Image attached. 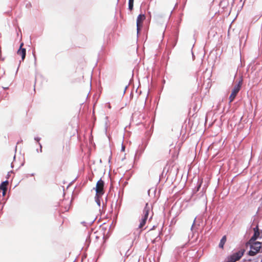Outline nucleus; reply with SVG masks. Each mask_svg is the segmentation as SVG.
<instances>
[{
	"instance_id": "11",
	"label": "nucleus",
	"mask_w": 262,
	"mask_h": 262,
	"mask_svg": "<svg viewBox=\"0 0 262 262\" xmlns=\"http://www.w3.org/2000/svg\"><path fill=\"white\" fill-rule=\"evenodd\" d=\"M226 242V235H224L221 239V241H220V243L219 244V247L222 248V249H223L224 248V244H225Z\"/></svg>"
},
{
	"instance_id": "17",
	"label": "nucleus",
	"mask_w": 262,
	"mask_h": 262,
	"mask_svg": "<svg viewBox=\"0 0 262 262\" xmlns=\"http://www.w3.org/2000/svg\"><path fill=\"white\" fill-rule=\"evenodd\" d=\"M195 222V219H194V220L193 225H194V224Z\"/></svg>"
},
{
	"instance_id": "13",
	"label": "nucleus",
	"mask_w": 262,
	"mask_h": 262,
	"mask_svg": "<svg viewBox=\"0 0 262 262\" xmlns=\"http://www.w3.org/2000/svg\"><path fill=\"white\" fill-rule=\"evenodd\" d=\"M259 235V232L258 231H255L254 234L250 239V242L255 241Z\"/></svg>"
},
{
	"instance_id": "8",
	"label": "nucleus",
	"mask_w": 262,
	"mask_h": 262,
	"mask_svg": "<svg viewBox=\"0 0 262 262\" xmlns=\"http://www.w3.org/2000/svg\"><path fill=\"white\" fill-rule=\"evenodd\" d=\"M8 185V182L6 181L2 182L0 185V193L2 192L3 196L6 194Z\"/></svg>"
},
{
	"instance_id": "16",
	"label": "nucleus",
	"mask_w": 262,
	"mask_h": 262,
	"mask_svg": "<svg viewBox=\"0 0 262 262\" xmlns=\"http://www.w3.org/2000/svg\"><path fill=\"white\" fill-rule=\"evenodd\" d=\"M254 231H258V229L257 227H256V228H254Z\"/></svg>"
},
{
	"instance_id": "15",
	"label": "nucleus",
	"mask_w": 262,
	"mask_h": 262,
	"mask_svg": "<svg viewBox=\"0 0 262 262\" xmlns=\"http://www.w3.org/2000/svg\"><path fill=\"white\" fill-rule=\"evenodd\" d=\"M226 262H235L234 258L231 256L230 257H228V259Z\"/></svg>"
},
{
	"instance_id": "4",
	"label": "nucleus",
	"mask_w": 262,
	"mask_h": 262,
	"mask_svg": "<svg viewBox=\"0 0 262 262\" xmlns=\"http://www.w3.org/2000/svg\"><path fill=\"white\" fill-rule=\"evenodd\" d=\"M261 248V243L256 242L251 246V250L249 251L248 254L250 256L255 255L260 250Z\"/></svg>"
},
{
	"instance_id": "7",
	"label": "nucleus",
	"mask_w": 262,
	"mask_h": 262,
	"mask_svg": "<svg viewBox=\"0 0 262 262\" xmlns=\"http://www.w3.org/2000/svg\"><path fill=\"white\" fill-rule=\"evenodd\" d=\"M23 46H24V43H21L20 45L19 50L17 52V54L21 56V59L23 61L25 58L26 53V49L25 48H23Z\"/></svg>"
},
{
	"instance_id": "12",
	"label": "nucleus",
	"mask_w": 262,
	"mask_h": 262,
	"mask_svg": "<svg viewBox=\"0 0 262 262\" xmlns=\"http://www.w3.org/2000/svg\"><path fill=\"white\" fill-rule=\"evenodd\" d=\"M93 236L96 239H99L103 236V234L101 232L97 231L93 233Z\"/></svg>"
},
{
	"instance_id": "9",
	"label": "nucleus",
	"mask_w": 262,
	"mask_h": 262,
	"mask_svg": "<svg viewBox=\"0 0 262 262\" xmlns=\"http://www.w3.org/2000/svg\"><path fill=\"white\" fill-rule=\"evenodd\" d=\"M244 253V250L239 251L231 255V256L234 258L235 261L238 260L243 255Z\"/></svg>"
},
{
	"instance_id": "10",
	"label": "nucleus",
	"mask_w": 262,
	"mask_h": 262,
	"mask_svg": "<svg viewBox=\"0 0 262 262\" xmlns=\"http://www.w3.org/2000/svg\"><path fill=\"white\" fill-rule=\"evenodd\" d=\"M153 235L154 231L152 230H150L146 234V238L147 239H149V240H150L152 243H154L155 239H156V237L154 238V237H152Z\"/></svg>"
},
{
	"instance_id": "1",
	"label": "nucleus",
	"mask_w": 262,
	"mask_h": 262,
	"mask_svg": "<svg viewBox=\"0 0 262 262\" xmlns=\"http://www.w3.org/2000/svg\"><path fill=\"white\" fill-rule=\"evenodd\" d=\"M150 209V207L149 206L148 204L147 203L143 211V216L139 225V229H142L145 226L148 217Z\"/></svg>"
},
{
	"instance_id": "2",
	"label": "nucleus",
	"mask_w": 262,
	"mask_h": 262,
	"mask_svg": "<svg viewBox=\"0 0 262 262\" xmlns=\"http://www.w3.org/2000/svg\"><path fill=\"white\" fill-rule=\"evenodd\" d=\"M104 182L101 179H100L96 184L95 190L96 192V196L101 197L104 193Z\"/></svg>"
},
{
	"instance_id": "6",
	"label": "nucleus",
	"mask_w": 262,
	"mask_h": 262,
	"mask_svg": "<svg viewBox=\"0 0 262 262\" xmlns=\"http://www.w3.org/2000/svg\"><path fill=\"white\" fill-rule=\"evenodd\" d=\"M60 206L61 207V211L63 212L69 210L70 207V201L69 200H62L60 203Z\"/></svg>"
},
{
	"instance_id": "3",
	"label": "nucleus",
	"mask_w": 262,
	"mask_h": 262,
	"mask_svg": "<svg viewBox=\"0 0 262 262\" xmlns=\"http://www.w3.org/2000/svg\"><path fill=\"white\" fill-rule=\"evenodd\" d=\"M242 82L243 80L242 79L238 82V83L237 85L234 86L233 90H232L231 94L229 98L230 103L232 102L234 100L237 93L239 92L242 86Z\"/></svg>"
},
{
	"instance_id": "14",
	"label": "nucleus",
	"mask_w": 262,
	"mask_h": 262,
	"mask_svg": "<svg viewBox=\"0 0 262 262\" xmlns=\"http://www.w3.org/2000/svg\"><path fill=\"white\" fill-rule=\"evenodd\" d=\"M134 1V0H129L128 1V9L130 11H132L133 9Z\"/></svg>"
},
{
	"instance_id": "5",
	"label": "nucleus",
	"mask_w": 262,
	"mask_h": 262,
	"mask_svg": "<svg viewBox=\"0 0 262 262\" xmlns=\"http://www.w3.org/2000/svg\"><path fill=\"white\" fill-rule=\"evenodd\" d=\"M145 19V16L144 14H140L137 19V30L138 33L142 27L143 22Z\"/></svg>"
}]
</instances>
